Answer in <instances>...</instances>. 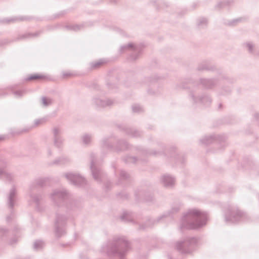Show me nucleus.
Masks as SVG:
<instances>
[{"label":"nucleus","mask_w":259,"mask_h":259,"mask_svg":"<svg viewBox=\"0 0 259 259\" xmlns=\"http://www.w3.org/2000/svg\"><path fill=\"white\" fill-rule=\"evenodd\" d=\"M195 241L194 238H187L184 240H180L176 243V248L178 250H181L183 247L186 245L187 242L193 243Z\"/></svg>","instance_id":"nucleus-5"},{"label":"nucleus","mask_w":259,"mask_h":259,"mask_svg":"<svg viewBox=\"0 0 259 259\" xmlns=\"http://www.w3.org/2000/svg\"><path fill=\"white\" fill-rule=\"evenodd\" d=\"M44 245V243L41 241H36L34 243L33 248L35 249L38 250L42 248Z\"/></svg>","instance_id":"nucleus-6"},{"label":"nucleus","mask_w":259,"mask_h":259,"mask_svg":"<svg viewBox=\"0 0 259 259\" xmlns=\"http://www.w3.org/2000/svg\"><path fill=\"white\" fill-rule=\"evenodd\" d=\"M15 195H9L8 201H9V205L10 206H12L13 205V202L15 201Z\"/></svg>","instance_id":"nucleus-7"},{"label":"nucleus","mask_w":259,"mask_h":259,"mask_svg":"<svg viewBox=\"0 0 259 259\" xmlns=\"http://www.w3.org/2000/svg\"><path fill=\"white\" fill-rule=\"evenodd\" d=\"M243 213L240 211H237L236 212H229L226 215L225 219L226 222H234L238 220L239 217L243 216Z\"/></svg>","instance_id":"nucleus-3"},{"label":"nucleus","mask_w":259,"mask_h":259,"mask_svg":"<svg viewBox=\"0 0 259 259\" xmlns=\"http://www.w3.org/2000/svg\"><path fill=\"white\" fill-rule=\"evenodd\" d=\"M206 214L196 209L189 210L184 217L182 227L187 229H197L205 224Z\"/></svg>","instance_id":"nucleus-1"},{"label":"nucleus","mask_w":259,"mask_h":259,"mask_svg":"<svg viewBox=\"0 0 259 259\" xmlns=\"http://www.w3.org/2000/svg\"><path fill=\"white\" fill-rule=\"evenodd\" d=\"M46 100H47V99H43V102H44V103L45 104H47V103H46V102H45Z\"/></svg>","instance_id":"nucleus-8"},{"label":"nucleus","mask_w":259,"mask_h":259,"mask_svg":"<svg viewBox=\"0 0 259 259\" xmlns=\"http://www.w3.org/2000/svg\"><path fill=\"white\" fill-rule=\"evenodd\" d=\"M129 243L124 239L119 240L116 243H109L103 246L104 251L107 252L108 254H115L122 256L124 253V249L127 248Z\"/></svg>","instance_id":"nucleus-2"},{"label":"nucleus","mask_w":259,"mask_h":259,"mask_svg":"<svg viewBox=\"0 0 259 259\" xmlns=\"http://www.w3.org/2000/svg\"><path fill=\"white\" fill-rule=\"evenodd\" d=\"M26 79L27 81H31L34 80H46L48 79V77L42 74L36 73L29 75Z\"/></svg>","instance_id":"nucleus-4"}]
</instances>
